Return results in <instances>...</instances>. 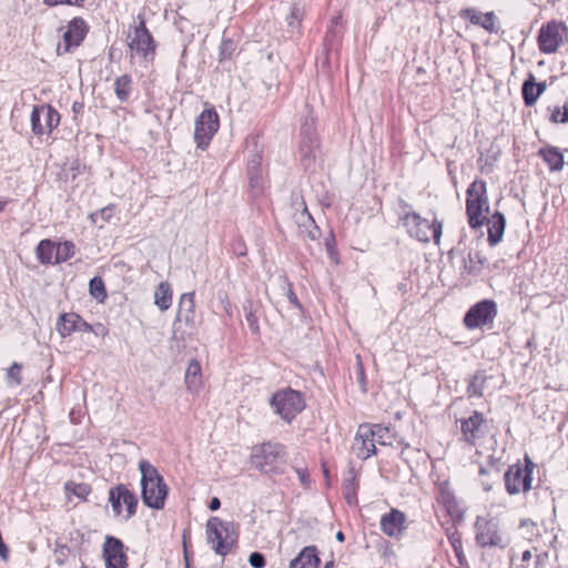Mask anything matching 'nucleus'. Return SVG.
<instances>
[{
	"mask_svg": "<svg viewBox=\"0 0 568 568\" xmlns=\"http://www.w3.org/2000/svg\"><path fill=\"white\" fill-rule=\"evenodd\" d=\"M488 211L486 184L483 181H475L467 190L466 212L468 222L473 229L488 224V242L491 246H495L497 245V212L491 215L490 221L485 214Z\"/></svg>",
	"mask_w": 568,
	"mask_h": 568,
	"instance_id": "1",
	"label": "nucleus"
},
{
	"mask_svg": "<svg viewBox=\"0 0 568 568\" xmlns=\"http://www.w3.org/2000/svg\"><path fill=\"white\" fill-rule=\"evenodd\" d=\"M141 497L143 504L156 510L163 509L169 494L168 485L158 469L148 460H140Z\"/></svg>",
	"mask_w": 568,
	"mask_h": 568,
	"instance_id": "2",
	"label": "nucleus"
},
{
	"mask_svg": "<svg viewBox=\"0 0 568 568\" xmlns=\"http://www.w3.org/2000/svg\"><path fill=\"white\" fill-rule=\"evenodd\" d=\"M270 405L274 413L288 424L292 423L306 406L303 394L291 387L274 393L270 399Z\"/></svg>",
	"mask_w": 568,
	"mask_h": 568,
	"instance_id": "3",
	"label": "nucleus"
},
{
	"mask_svg": "<svg viewBox=\"0 0 568 568\" xmlns=\"http://www.w3.org/2000/svg\"><path fill=\"white\" fill-rule=\"evenodd\" d=\"M400 220L412 237L424 243H428L430 237H433L436 244L439 243L443 224L437 219L429 223L428 220L412 211L403 213Z\"/></svg>",
	"mask_w": 568,
	"mask_h": 568,
	"instance_id": "4",
	"label": "nucleus"
},
{
	"mask_svg": "<svg viewBox=\"0 0 568 568\" xmlns=\"http://www.w3.org/2000/svg\"><path fill=\"white\" fill-rule=\"evenodd\" d=\"M234 525L219 517H211L206 523V540L215 554L226 556L231 552L235 539L232 538Z\"/></svg>",
	"mask_w": 568,
	"mask_h": 568,
	"instance_id": "5",
	"label": "nucleus"
},
{
	"mask_svg": "<svg viewBox=\"0 0 568 568\" xmlns=\"http://www.w3.org/2000/svg\"><path fill=\"white\" fill-rule=\"evenodd\" d=\"M286 456L285 446L276 442H266L255 447L251 455L252 466L262 473H273Z\"/></svg>",
	"mask_w": 568,
	"mask_h": 568,
	"instance_id": "6",
	"label": "nucleus"
},
{
	"mask_svg": "<svg viewBox=\"0 0 568 568\" xmlns=\"http://www.w3.org/2000/svg\"><path fill=\"white\" fill-rule=\"evenodd\" d=\"M524 460V465L518 463L509 466L504 475L505 487L509 495L527 493L531 489V475L536 464L527 455Z\"/></svg>",
	"mask_w": 568,
	"mask_h": 568,
	"instance_id": "7",
	"label": "nucleus"
},
{
	"mask_svg": "<svg viewBox=\"0 0 568 568\" xmlns=\"http://www.w3.org/2000/svg\"><path fill=\"white\" fill-rule=\"evenodd\" d=\"M496 315V302L493 300H481L469 307L464 315L463 323L470 331H484L485 328H493Z\"/></svg>",
	"mask_w": 568,
	"mask_h": 568,
	"instance_id": "8",
	"label": "nucleus"
},
{
	"mask_svg": "<svg viewBox=\"0 0 568 568\" xmlns=\"http://www.w3.org/2000/svg\"><path fill=\"white\" fill-rule=\"evenodd\" d=\"M139 23L133 27V32L129 33V48L145 61H153L156 43L146 28L144 18L138 16Z\"/></svg>",
	"mask_w": 568,
	"mask_h": 568,
	"instance_id": "9",
	"label": "nucleus"
},
{
	"mask_svg": "<svg viewBox=\"0 0 568 568\" xmlns=\"http://www.w3.org/2000/svg\"><path fill=\"white\" fill-rule=\"evenodd\" d=\"M568 40V28L562 22L551 21L544 24L538 32V47L544 53L556 52Z\"/></svg>",
	"mask_w": 568,
	"mask_h": 568,
	"instance_id": "10",
	"label": "nucleus"
},
{
	"mask_svg": "<svg viewBox=\"0 0 568 568\" xmlns=\"http://www.w3.org/2000/svg\"><path fill=\"white\" fill-rule=\"evenodd\" d=\"M220 118L214 108L203 110L195 120L194 140L199 149L204 150L217 132Z\"/></svg>",
	"mask_w": 568,
	"mask_h": 568,
	"instance_id": "11",
	"label": "nucleus"
},
{
	"mask_svg": "<svg viewBox=\"0 0 568 568\" xmlns=\"http://www.w3.org/2000/svg\"><path fill=\"white\" fill-rule=\"evenodd\" d=\"M30 122L34 135L50 134L59 125L60 114L50 104H38L32 109Z\"/></svg>",
	"mask_w": 568,
	"mask_h": 568,
	"instance_id": "12",
	"label": "nucleus"
},
{
	"mask_svg": "<svg viewBox=\"0 0 568 568\" xmlns=\"http://www.w3.org/2000/svg\"><path fill=\"white\" fill-rule=\"evenodd\" d=\"M109 501L116 516L122 513V504L126 508V519L135 515L138 507V496L130 490L125 485L119 484L109 490Z\"/></svg>",
	"mask_w": 568,
	"mask_h": 568,
	"instance_id": "13",
	"label": "nucleus"
},
{
	"mask_svg": "<svg viewBox=\"0 0 568 568\" xmlns=\"http://www.w3.org/2000/svg\"><path fill=\"white\" fill-rule=\"evenodd\" d=\"M88 31L89 27L82 18H73L68 23L67 31L63 34V42L57 47V54L62 55L78 48L84 40Z\"/></svg>",
	"mask_w": 568,
	"mask_h": 568,
	"instance_id": "14",
	"label": "nucleus"
},
{
	"mask_svg": "<svg viewBox=\"0 0 568 568\" xmlns=\"http://www.w3.org/2000/svg\"><path fill=\"white\" fill-rule=\"evenodd\" d=\"M102 556L105 568H128V556L124 551V544L114 536H106Z\"/></svg>",
	"mask_w": 568,
	"mask_h": 568,
	"instance_id": "15",
	"label": "nucleus"
},
{
	"mask_svg": "<svg viewBox=\"0 0 568 568\" xmlns=\"http://www.w3.org/2000/svg\"><path fill=\"white\" fill-rule=\"evenodd\" d=\"M352 450L361 460H366L371 456L376 455L377 450L374 443V432L371 430L368 423L361 424L358 426Z\"/></svg>",
	"mask_w": 568,
	"mask_h": 568,
	"instance_id": "16",
	"label": "nucleus"
},
{
	"mask_svg": "<svg viewBox=\"0 0 568 568\" xmlns=\"http://www.w3.org/2000/svg\"><path fill=\"white\" fill-rule=\"evenodd\" d=\"M406 515L399 509L392 508L381 518V530L388 537L399 539L406 530Z\"/></svg>",
	"mask_w": 568,
	"mask_h": 568,
	"instance_id": "17",
	"label": "nucleus"
},
{
	"mask_svg": "<svg viewBox=\"0 0 568 568\" xmlns=\"http://www.w3.org/2000/svg\"><path fill=\"white\" fill-rule=\"evenodd\" d=\"M476 541L483 548L491 549L497 545V523L494 519L478 517L475 524Z\"/></svg>",
	"mask_w": 568,
	"mask_h": 568,
	"instance_id": "18",
	"label": "nucleus"
},
{
	"mask_svg": "<svg viewBox=\"0 0 568 568\" xmlns=\"http://www.w3.org/2000/svg\"><path fill=\"white\" fill-rule=\"evenodd\" d=\"M176 321L193 325L195 321L194 292L184 293L180 297Z\"/></svg>",
	"mask_w": 568,
	"mask_h": 568,
	"instance_id": "19",
	"label": "nucleus"
},
{
	"mask_svg": "<svg viewBox=\"0 0 568 568\" xmlns=\"http://www.w3.org/2000/svg\"><path fill=\"white\" fill-rule=\"evenodd\" d=\"M321 564L316 546H306L290 562V568H317Z\"/></svg>",
	"mask_w": 568,
	"mask_h": 568,
	"instance_id": "20",
	"label": "nucleus"
},
{
	"mask_svg": "<svg viewBox=\"0 0 568 568\" xmlns=\"http://www.w3.org/2000/svg\"><path fill=\"white\" fill-rule=\"evenodd\" d=\"M463 19H468L473 24L483 27L487 31H493L495 26V13H481L474 8L463 9L459 13Z\"/></svg>",
	"mask_w": 568,
	"mask_h": 568,
	"instance_id": "21",
	"label": "nucleus"
},
{
	"mask_svg": "<svg viewBox=\"0 0 568 568\" xmlns=\"http://www.w3.org/2000/svg\"><path fill=\"white\" fill-rule=\"evenodd\" d=\"M185 385L192 394H197L202 387V368L197 359L189 362L185 371Z\"/></svg>",
	"mask_w": 568,
	"mask_h": 568,
	"instance_id": "22",
	"label": "nucleus"
},
{
	"mask_svg": "<svg viewBox=\"0 0 568 568\" xmlns=\"http://www.w3.org/2000/svg\"><path fill=\"white\" fill-rule=\"evenodd\" d=\"M538 155L546 162L551 172H559L564 168V155L558 148L547 145L538 150Z\"/></svg>",
	"mask_w": 568,
	"mask_h": 568,
	"instance_id": "23",
	"label": "nucleus"
},
{
	"mask_svg": "<svg viewBox=\"0 0 568 568\" xmlns=\"http://www.w3.org/2000/svg\"><path fill=\"white\" fill-rule=\"evenodd\" d=\"M300 153L302 159V164L305 170H308L316 161L320 151L318 139L317 140H308L305 142L301 140Z\"/></svg>",
	"mask_w": 568,
	"mask_h": 568,
	"instance_id": "24",
	"label": "nucleus"
},
{
	"mask_svg": "<svg viewBox=\"0 0 568 568\" xmlns=\"http://www.w3.org/2000/svg\"><path fill=\"white\" fill-rule=\"evenodd\" d=\"M248 184L253 196H257L262 193V174H261V161L260 156H254L247 168Z\"/></svg>",
	"mask_w": 568,
	"mask_h": 568,
	"instance_id": "25",
	"label": "nucleus"
},
{
	"mask_svg": "<svg viewBox=\"0 0 568 568\" xmlns=\"http://www.w3.org/2000/svg\"><path fill=\"white\" fill-rule=\"evenodd\" d=\"M133 90V80L130 74H122L114 80V93L120 102L129 101Z\"/></svg>",
	"mask_w": 568,
	"mask_h": 568,
	"instance_id": "26",
	"label": "nucleus"
},
{
	"mask_svg": "<svg viewBox=\"0 0 568 568\" xmlns=\"http://www.w3.org/2000/svg\"><path fill=\"white\" fill-rule=\"evenodd\" d=\"M79 315L77 313H64L59 316L57 331L61 337H68L77 332Z\"/></svg>",
	"mask_w": 568,
	"mask_h": 568,
	"instance_id": "27",
	"label": "nucleus"
},
{
	"mask_svg": "<svg viewBox=\"0 0 568 568\" xmlns=\"http://www.w3.org/2000/svg\"><path fill=\"white\" fill-rule=\"evenodd\" d=\"M36 254L41 264H54L55 243L49 239L40 241Z\"/></svg>",
	"mask_w": 568,
	"mask_h": 568,
	"instance_id": "28",
	"label": "nucleus"
},
{
	"mask_svg": "<svg viewBox=\"0 0 568 568\" xmlns=\"http://www.w3.org/2000/svg\"><path fill=\"white\" fill-rule=\"evenodd\" d=\"M154 303L161 311H166L172 304V288L168 282H161L154 293Z\"/></svg>",
	"mask_w": 568,
	"mask_h": 568,
	"instance_id": "29",
	"label": "nucleus"
},
{
	"mask_svg": "<svg viewBox=\"0 0 568 568\" xmlns=\"http://www.w3.org/2000/svg\"><path fill=\"white\" fill-rule=\"evenodd\" d=\"M483 420L481 415L474 413L473 416L462 422V432L467 437V440L478 435Z\"/></svg>",
	"mask_w": 568,
	"mask_h": 568,
	"instance_id": "30",
	"label": "nucleus"
},
{
	"mask_svg": "<svg viewBox=\"0 0 568 568\" xmlns=\"http://www.w3.org/2000/svg\"><path fill=\"white\" fill-rule=\"evenodd\" d=\"M521 94L526 106H532L537 102L538 95H536V80L534 74L530 73L524 81Z\"/></svg>",
	"mask_w": 568,
	"mask_h": 568,
	"instance_id": "31",
	"label": "nucleus"
},
{
	"mask_svg": "<svg viewBox=\"0 0 568 568\" xmlns=\"http://www.w3.org/2000/svg\"><path fill=\"white\" fill-rule=\"evenodd\" d=\"M74 244L69 241L55 244L54 264L70 260L74 255Z\"/></svg>",
	"mask_w": 568,
	"mask_h": 568,
	"instance_id": "32",
	"label": "nucleus"
},
{
	"mask_svg": "<svg viewBox=\"0 0 568 568\" xmlns=\"http://www.w3.org/2000/svg\"><path fill=\"white\" fill-rule=\"evenodd\" d=\"M495 473H497V467L495 465L494 457L490 456L488 465L479 467L480 484L485 491H490L493 489L495 481L494 480L489 481L486 479V477L489 476L490 474H495Z\"/></svg>",
	"mask_w": 568,
	"mask_h": 568,
	"instance_id": "33",
	"label": "nucleus"
},
{
	"mask_svg": "<svg viewBox=\"0 0 568 568\" xmlns=\"http://www.w3.org/2000/svg\"><path fill=\"white\" fill-rule=\"evenodd\" d=\"M371 430L374 432V443L377 442L379 445H392V434L388 427H384L379 424H369Z\"/></svg>",
	"mask_w": 568,
	"mask_h": 568,
	"instance_id": "34",
	"label": "nucleus"
},
{
	"mask_svg": "<svg viewBox=\"0 0 568 568\" xmlns=\"http://www.w3.org/2000/svg\"><path fill=\"white\" fill-rule=\"evenodd\" d=\"M90 294L98 301L102 302L106 297L104 282L101 277L94 276L89 282Z\"/></svg>",
	"mask_w": 568,
	"mask_h": 568,
	"instance_id": "35",
	"label": "nucleus"
},
{
	"mask_svg": "<svg viewBox=\"0 0 568 568\" xmlns=\"http://www.w3.org/2000/svg\"><path fill=\"white\" fill-rule=\"evenodd\" d=\"M245 312V320L247 322L250 331L257 335L260 333V325H258V317H257V310L253 307L252 304L248 306H244Z\"/></svg>",
	"mask_w": 568,
	"mask_h": 568,
	"instance_id": "36",
	"label": "nucleus"
},
{
	"mask_svg": "<svg viewBox=\"0 0 568 568\" xmlns=\"http://www.w3.org/2000/svg\"><path fill=\"white\" fill-rule=\"evenodd\" d=\"M465 271L468 274H477L483 268V261L478 253H469L464 264Z\"/></svg>",
	"mask_w": 568,
	"mask_h": 568,
	"instance_id": "37",
	"label": "nucleus"
},
{
	"mask_svg": "<svg viewBox=\"0 0 568 568\" xmlns=\"http://www.w3.org/2000/svg\"><path fill=\"white\" fill-rule=\"evenodd\" d=\"M301 140H304L305 142H307L308 140H317L314 119L305 118L304 122H302Z\"/></svg>",
	"mask_w": 568,
	"mask_h": 568,
	"instance_id": "38",
	"label": "nucleus"
},
{
	"mask_svg": "<svg viewBox=\"0 0 568 568\" xmlns=\"http://www.w3.org/2000/svg\"><path fill=\"white\" fill-rule=\"evenodd\" d=\"M65 490L72 493L73 495H75L79 498L84 499L90 494L91 488L87 484H82V483L78 484L74 481H68V483H65Z\"/></svg>",
	"mask_w": 568,
	"mask_h": 568,
	"instance_id": "39",
	"label": "nucleus"
},
{
	"mask_svg": "<svg viewBox=\"0 0 568 568\" xmlns=\"http://www.w3.org/2000/svg\"><path fill=\"white\" fill-rule=\"evenodd\" d=\"M22 366L19 363H13L7 372V379L9 386H19L21 384Z\"/></svg>",
	"mask_w": 568,
	"mask_h": 568,
	"instance_id": "40",
	"label": "nucleus"
},
{
	"mask_svg": "<svg viewBox=\"0 0 568 568\" xmlns=\"http://www.w3.org/2000/svg\"><path fill=\"white\" fill-rule=\"evenodd\" d=\"M235 49L236 44L233 40L224 39L220 45V60L231 59Z\"/></svg>",
	"mask_w": 568,
	"mask_h": 568,
	"instance_id": "41",
	"label": "nucleus"
},
{
	"mask_svg": "<svg viewBox=\"0 0 568 568\" xmlns=\"http://www.w3.org/2000/svg\"><path fill=\"white\" fill-rule=\"evenodd\" d=\"M484 382H485V376L479 375V374L475 375L468 385V393L470 395L480 396L483 394Z\"/></svg>",
	"mask_w": 568,
	"mask_h": 568,
	"instance_id": "42",
	"label": "nucleus"
},
{
	"mask_svg": "<svg viewBox=\"0 0 568 568\" xmlns=\"http://www.w3.org/2000/svg\"><path fill=\"white\" fill-rule=\"evenodd\" d=\"M449 540H450V544L454 548V551L456 554V557L458 559V562L460 565H463L464 560H465V557L463 555V549H462V539L459 536H456V535H452L449 537Z\"/></svg>",
	"mask_w": 568,
	"mask_h": 568,
	"instance_id": "43",
	"label": "nucleus"
},
{
	"mask_svg": "<svg viewBox=\"0 0 568 568\" xmlns=\"http://www.w3.org/2000/svg\"><path fill=\"white\" fill-rule=\"evenodd\" d=\"M547 112L549 114V121L552 123H566V120H562V108L560 106H548Z\"/></svg>",
	"mask_w": 568,
	"mask_h": 568,
	"instance_id": "44",
	"label": "nucleus"
},
{
	"mask_svg": "<svg viewBox=\"0 0 568 568\" xmlns=\"http://www.w3.org/2000/svg\"><path fill=\"white\" fill-rule=\"evenodd\" d=\"M248 562L253 568H264L266 565L264 555L258 551H254L250 555Z\"/></svg>",
	"mask_w": 568,
	"mask_h": 568,
	"instance_id": "45",
	"label": "nucleus"
},
{
	"mask_svg": "<svg viewBox=\"0 0 568 568\" xmlns=\"http://www.w3.org/2000/svg\"><path fill=\"white\" fill-rule=\"evenodd\" d=\"M43 3L48 7H55L59 4L82 7L84 3V0H43Z\"/></svg>",
	"mask_w": 568,
	"mask_h": 568,
	"instance_id": "46",
	"label": "nucleus"
},
{
	"mask_svg": "<svg viewBox=\"0 0 568 568\" xmlns=\"http://www.w3.org/2000/svg\"><path fill=\"white\" fill-rule=\"evenodd\" d=\"M69 551H70V549L67 546H62V547L55 549V552H54L55 554V562L59 566H62L64 564V560H65Z\"/></svg>",
	"mask_w": 568,
	"mask_h": 568,
	"instance_id": "47",
	"label": "nucleus"
},
{
	"mask_svg": "<svg viewBox=\"0 0 568 568\" xmlns=\"http://www.w3.org/2000/svg\"><path fill=\"white\" fill-rule=\"evenodd\" d=\"M295 473L297 474L300 481L303 486L307 487L310 484V476L307 468H295Z\"/></svg>",
	"mask_w": 568,
	"mask_h": 568,
	"instance_id": "48",
	"label": "nucleus"
},
{
	"mask_svg": "<svg viewBox=\"0 0 568 568\" xmlns=\"http://www.w3.org/2000/svg\"><path fill=\"white\" fill-rule=\"evenodd\" d=\"M302 19V11L297 6H294L291 10V14L287 17L290 26H293L294 21L300 22Z\"/></svg>",
	"mask_w": 568,
	"mask_h": 568,
	"instance_id": "49",
	"label": "nucleus"
},
{
	"mask_svg": "<svg viewBox=\"0 0 568 568\" xmlns=\"http://www.w3.org/2000/svg\"><path fill=\"white\" fill-rule=\"evenodd\" d=\"M112 211H113L112 206H105V207L101 209L99 212L92 214L91 216L93 217L95 215H100L103 221L109 222L110 219L112 217Z\"/></svg>",
	"mask_w": 568,
	"mask_h": 568,
	"instance_id": "50",
	"label": "nucleus"
},
{
	"mask_svg": "<svg viewBox=\"0 0 568 568\" xmlns=\"http://www.w3.org/2000/svg\"><path fill=\"white\" fill-rule=\"evenodd\" d=\"M287 298L288 301L295 305L297 308H302V305L296 296V294L294 293L293 288H292V284L291 283H287Z\"/></svg>",
	"mask_w": 568,
	"mask_h": 568,
	"instance_id": "51",
	"label": "nucleus"
},
{
	"mask_svg": "<svg viewBox=\"0 0 568 568\" xmlns=\"http://www.w3.org/2000/svg\"><path fill=\"white\" fill-rule=\"evenodd\" d=\"M308 220L313 224L312 230L308 231V237L314 241V240L320 237L321 230H320V227L317 225L314 224V221H313V219L311 216H308Z\"/></svg>",
	"mask_w": 568,
	"mask_h": 568,
	"instance_id": "52",
	"label": "nucleus"
},
{
	"mask_svg": "<svg viewBox=\"0 0 568 568\" xmlns=\"http://www.w3.org/2000/svg\"><path fill=\"white\" fill-rule=\"evenodd\" d=\"M77 331L78 332H90V331H92V327L84 320H82V317L79 315Z\"/></svg>",
	"mask_w": 568,
	"mask_h": 568,
	"instance_id": "53",
	"label": "nucleus"
},
{
	"mask_svg": "<svg viewBox=\"0 0 568 568\" xmlns=\"http://www.w3.org/2000/svg\"><path fill=\"white\" fill-rule=\"evenodd\" d=\"M186 535H187V531L184 530V532H183L184 560H185V567L190 568V558H189V551H187Z\"/></svg>",
	"mask_w": 568,
	"mask_h": 568,
	"instance_id": "54",
	"label": "nucleus"
},
{
	"mask_svg": "<svg viewBox=\"0 0 568 568\" xmlns=\"http://www.w3.org/2000/svg\"><path fill=\"white\" fill-rule=\"evenodd\" d=\"M221 507V500L217 497H213L209 503V509L212 511L217 510Z\"/></svg>",
	"mask_w": 568,
	"mask_h": 568,
	"instance_id": "55",
	"label": "nucleus"
},
{
	"mask_svg": "<svg viewBox=\"0 0 568 568\" xmlns=\"http://www.w3.org/2000/svg\"><path fill=\"white\" fill-rule=\"evenodd\" d=\"M333 242H334V236L331 234L329 239H326V247H327V252L332 258H333V255L335 254Z\"/></svg>",
	"mask_w": 568,
	"mask_h": 568,
	"instance_id": "56",
	"label": "nucleus"
},
{
	"mask_svg": "<svg viewBox=\"0 0 568 568\" xmlns=\"http://www.w3.org/2000/svg\"><path fill=\"white\" fill-rule=\"evenodd\" d=\"M505 225H506L505 216L501 213H499V242L501 241Z\"/></svg>",
	"mask_w": 568,
	"mask_h": 568,
	"instance_id": "57",
	"label": "nucleus"
},
{
	"mask_svg": "<svg viewBox=\"0 0 568 568\" xmlns=\"http://www.w3.org/2000/svg\"><path fill=\"white\" fill-rule=\"evenodd\" d=\"M546 89V82H536V95H538V98L545 92Z\"/></svg>",
	"mask_w": 568,
	"mask_h": 568,
	"instance_id": "58",
	"label": "nucleus"
},
{
	"mask_svg": "<svg viewBox=\"0 0 568 568\" xmlns=\"http://www.w3.org/2000/svg\"><path fill=\"white\" fill-rule=\"evenodd\" d=\"M82 109H83V103H81V102H74V103L72 104V111H73L75 114H77V113H79V112H81V111H82Z\"/></svg>",
	"mask_w": 568,
	"mask_h": 568,
	"instance_id": "59",
	"label": "nucleus"
},
{
	"mask_svg": "<svg viewBox=\"0 0 568 568\" xmlns=\"http://www.w3.org/2000/svg\"><path fill=\"white\" fill-rule=\"evenodd\" d=\"M530 559H531V552H530V550H525V551H523V554H521V561H523V562H527V561H529Z\"/></svg>",
	"mask_w": 568,
	"mask_h": 568,
	"instance_id": "60",
	"label": "nucleus"
},
{
	"mask_svg": "<svg viewBox=\"0 0 568 568\" xmlns=\"http://www.w3.org/2000/svg\"><path fill=\"white\" fill-rule=\"evenodd\" d=\"M399 206L405 211L404 213L408 212L407 210L410 207V205L404 200H399Z\"/></svg>",
	"mask_w": 568,
	"mask_h": 568,
	"instance_id": "61",
	"label": "nucleus"
},
{
	"mask_svg": "<svg viewBox=\"0 0 568 568\" xmlns=\"http://www.w3.org/2000/svg\"><path fill=\"white\" fill-rule=\"evenodd\" d=\"M562 120H566L568 122V104L565 103L562 106Z\"/></svg>",
	"mask_w": 568,
	"mask_h": 568,
	"instance_id": "62",
	"label": "nucleus"
},
{
	"mask_svg": "<svg viewBox=\"0 0 568 568\" xmlns=\"http://www.w3.org/2000/svg\"><path fill=\"white\" fill-rule=\"evenodd\" d=\"M335 538L336 540H338L339 542H343L345 540V535L343 531H337L336 535H335Z\"/></svg>",
	"mask_w": 568,
	"mask_h": 568,
	"instance_id": "63",
	"label": "nucleus"
},
{
	"mask_svg": "<svg viewBox=\"0 0 568 568\" xmlns=\"http://www.w3.org/2000/svg\"><path fill=\"white\" fill-rule=\"evenodd\" d=\"M358 378H359V381H361L362 383H364V381H365V374H364V369H363V367H362V366L359 367Z\"/></svg>",
	"mask_w": 568,
	"mask_h": 568,
	"instance_id": "64",
	"label": "nucleus"
}]
</instances>
